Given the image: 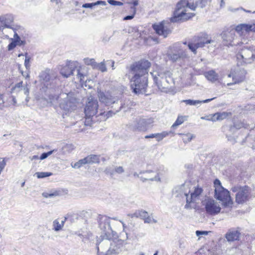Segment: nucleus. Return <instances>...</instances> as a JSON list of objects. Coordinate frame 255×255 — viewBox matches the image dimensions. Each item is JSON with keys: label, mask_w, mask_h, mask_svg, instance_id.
<instances>
[{"label": "nucleus", "mask_w": 255, "mask_h": 255, "mask_svg": "<svg viewBox=\"0 0 255 255\" xmlns=\"http://www.w3.org/2000/svg\"><path fill=\"white\" fill-rule=\"evenodd\" d=\"M151 65V63L145 59L135 61L130 65L129 72L132 74L130 79V87L134 93L139 94L146 92Z\"/></svg>", "instance_id": "obj_1"}, {"label": "nucleus", "mask_w": 255, "mask_h": 255, "mask_svg": "<svg viewBox=\"0 0 255 255\" xmlns=\"http://www.w3.org/2000/svg\"><path fill=\"white\" fill-rule=\"evenodd\" d=\"M197 2L191 0H180L176 5L175 9L170 20L173 22L187 21L195 15L194 12H188V8L195 11L197 7Z\"/></svg>", "instance_id": "obj_2"}, {"label": "nucleus", "mask_w": 255, "mask_h": 255, "mask_svg": "<svg viewBox=\"0 0 255 255\" xmlns=\"http://www.w3.org/2000/svg\"><path fill=\"white\" fill-rule=\"evenodd\" d=\"M214 197L222 202L224 208H232L234 202L230 196V192L224 188L221 184L220 181L216 179L214 181Z\"/></svg>", "instance_id": "obj_3"}, {"label": "nucleus", "mask_w": 255, "mask_h": 255, "mask_svg": "<svg viewBox=\"0 0 255 255\" xmlns=\"http://www.w3.org/2000/svg\"><path fill=\"white\" fill-rule=\"evenodd\" d=\"M211 38L205 33L193 36L188 42H184L183 44H187L189 49L194 54H197V50L204 47L206 44L211 42Z\"/></svg>", "instance_id": "obj_4"}, {"label": "nucleus", "mask_w": 255, "mask_h": 255, "mask_svg": "<svg viewBox=\"0 0 255 255\" xmlns=\"http://www.w3.org/2000/svg\"><path fill=\"white\" fill-rule=\"evenodd\" d=\"M98 102L94 98H88L84 108L85 125L91 126L93 123V118L98 114Z\"/></svg>", "instance_id": "obj_5"}, {"label": "nucleus", "mask_w": 255, "mask_h": 255, "mask_svg": "<svg viewBox=\"0 0 255 255\" xmlns=\"http://www.w3.org/2000/svg\"><path fill=\"white\" fill-rule=\"evenodd\" d=\"M232 191L236 193L235 199L238 204H243L247 202L252 197L251 189L247 185L234 186Z\"/></svg>", "instance_id": "obj_6"}, {"label": "nucleus", "mask_w": 255, "mask_h": 255, "mask_svg": "<svg viewBox=\"0 0 255 255\" xmlns=\"http://www.w3.org/2000/svg\"><path fill=\"white\" fill-rule=\"evenodd\" d=\"M152 27L157 35L164 38L171 33L172 29L171 23L165 21L154 23L152 25Z\"/></svg>", "instance_id": "obj_7"}, {"label": "nucleus", "mask_w": 255, "mask_h": 255, "mask_svg": "<svg viewBox=\"0 0 255 255\" xmlns=\"http://www.w3.org/2000/svg\"><path fill=\"white\" fill-rule=\"evenodd\" d=\"M203 205H204L206 213L210 215H215L221 212V207L218 203L212 198H206Z\"/></svg>", "instance_id": "obj_8"}, {"label": "nucleus", "mask_w": 255, "mask_h": 255, "mask_svg": "<svg viewBox=\"0 0 255 255\" xmlns=\"http://www.w3.org/2000/svg\"><path fill=\"white\" fill-rule=\"evenodd\" d=\"M235 30L241 35H243L245 33H249L251 31L255 32V24H241L236 27Z\"/></svg>", "instance_id": "obj_9"}, {"label": "nucleus", "mask_w": 255, "mask_h": 255, "mask_svg": "<svg viewBox=\"0 0 255 255\" xmlns=\"http://www.w3.org/2000/svg\"><path fill=\"white\" fill-rule=\"evenodd\" d=\"M232 115L231 112H217L207 116V120L212 122L223 120Z\"/></svg>", "instance_id": "obj_10"}, {"label": "nucleus", "mask_w": 255, "mask_h": 255, "mask_svg": "<svg viewBox=\"0 0 255 255\" xmlns=\"http://www.w3.org/2000/svg\"><path fill=\"white\" fill-rule=\"evenodd\" d=\"M98 96L100 101L103 103H110L113 99L112 94L110 91L104 92L101 90H98Z\"/></svg>", "instance_id": "obj_11"}, {"label": "nucleus", "mask_w": 255, "mask_h": 255, "mask_svg": "<svg viewBox=\"0 0 255 255\" xmlns=\"http://www.w3.org/2000/svg\"><path fill=\"white\" fill-rule=\"evenodd\" d=\"M13 37L14 38H10V40L12 41L7 46V49L8 51H10L14 49L17 45H22L25 43L24 41L21 40L20 38L17 33L15 32Z\"/></svg>", "instance_id": "obj_12"}, {"label": "nucleus", "mask_w": 255, "mask_h": 255, "mask_svg": "<svg viewBox=\"0 0 255 255\" xmlns=\"http://www.w3.org/2000/svg\"><path fill=\"white\" fill-rule=\"evenodd\" d=\"M13 37L14 38H10V40L12 41L7 46V49L8 51H10L14 49L17 45H22L25 43L24 41L21 40L20 38L17 33L15 32Z\"/></svg>", "instance_id": "obj_13"}, {"label": "nucleus", "mask_w": 255, "mask_h": 255, "mask_svg": "<svg viewBox=\"0 0 255 255\" xmlns=\"http://www.w3.org/2000/svg\"><path fill=\"white\" fill-rule=\"evenodd\" d=\"M203 189L199 186L196 187L193 193L191 194L190 198L188 197V194H186L187 196V203L190 204L191 202H194L196 199L198 198L199 196L202 193Z\"/></svg>", "instance_id": "obj_14"}, {"label": "nucleus", "mask_w": 255, "mask_h": 255, "mask_svg": "<svg viewBox=\"0 0 255 255\" xmlns=\"http://www.w3.org/2000/svg\"><path fill=\"white\" fill-rule=\"evenodd\" d=\"M245 79V75L244 72L242 71H238L236 72L235 74L233 75V82L229 83L227 84L228 86H230L232 84H239L242 82Z\"/></svg>", "instance_id": "obj_15"}, {"label": "nucleus", "mask_w": 255, "mask_h": 255, "mask_svg": "<svg viewBox=\"0 0 255 255\" xmlns=\"http://www.w3.org/2000/svg\"><path fill=\"white\" fill-rule=\"evenodd\" d=\"M241 52L244 55V63H248L251 62V60H254L255 56L252 51L247 48L242 49Z\"/></svg>", "instance_id": "obj_16"}, {"label": "nucleus", "mask_w": 255, "mask_h": 255, "mask_svg": "<svg viewBox=\"0 0 255 255\" xmlns=\"http://www.w3.org/2000/svg\"><path fill=\"white\" fill-rule=\"evenodd\" d=\"M113 114L114 113L111 111L106 112L101 110L100 111L99 114H97L95 117L96 118H97L98 121H105L109 118L112 117Z\"/></svg>", "instance_id": "obj_17"}, {"label": "nucleus", "mask_w": 255, "mask_h": 255, "mask_svg": "<svg viewBox=\"0 0 255 255\" xmlns=\"http://www.w3.org/2000/svg\"><path fill=\"white\" fill-rule=\"evenodd\" d=\"M240 236V233L238 231H232L227 233L226 238L228 241H234L238 240Z\"/></svg>", "instance_id": "obj_18"}, {"label": "nucleus", "mask_w": 255, "mask_h": 255, "mask_svg": "<svg viewBox=\"0 0 255 255\" xmlns=\"http://www.w3.org/2000/svg\"><path fill=\"white\" fill-rule=\"evenodd\" d=\"M73 71L74 69L69 65H65L61 68L60 73L64 77L67 78L73 74Z\"/></svg>", "instance_id": "obj_19"}, {"label": "nucleus", "mask_w": 255, "mask_h": 255, "mask_svg": "<svg viewBox=\"0 0 255 255\" xmlns=\"http://www.w3.org/2000/svg\"><path fill=\"white\" fill-rule=\"evenodd\" d=\"M0 18L7 28L10 27L9 25L12 24L13 21V16L10 14L1 15L0 16Z\"/></svg>", "instance_id": "obj_20"}, {"label": "nucleus", "mask_w": 255, "mask_h": 255, "mask_svg": "<svg viewBox=\"0 0 255 255\" xmlns=\"http://www.w3.org/2000/svg\"><path fill=\"white\" fill-rule=\"evenodd\" d=\"M135 214L137 217H139L142 219L145 223H149L151 221V218L149 216L148 213L145 211H138L135 213Z\"/></svg>", "instance_id": "obj_21"}, {"label": "nucleus", "mask_w": 255, "mask_h": 255, "mask_svg": "<svg viewBox=\"0 0 255 255\" xmlns=\"http://www.w3.org/2000/svg\"><path fill=\"white\" fill-rule=\"evenodd\" d=\"M205 75L208 80L212 82H215L218 80V75L214 70L206 72Z\"/></svg>", "instance_id": "obj_22"}, {"label": "nucleus", "mask_w": 255, "mask_h": 255, "mask_svg": "<svg viewBox=\"0 0 255 255\" xmlns=\"http://www.w3.org/2000/svg\"><path fill=\"white\" fill-rule=\"evenodd\" d=\"M187 117L183 116H178L176 120L172 125L171 128H175L177 127L182 124L185 121L187 120Z\"/></svg>", "instance_id": "obj_23"}, {"label": "nucleus", "mask_w": 255, "mask_h": 255, "mask_svg": "<svg viewBox=\"0 0 255 255\" xmlns=\"http://www.w3.org/2000/svg\"><path fill=\"white\" fill-rule=\"evenodd\" d=\"M186 56L185 53H173L169 55V59L173 62H175L180 58Z\"/></svg>", "instance_id": "obj_24"}, {"label": "nucleus", "mask_w": 255, "mask_h": 255, "mask_svg": "<svg viewBox=\"0 0 255 255\" xmlns=\"http://www.w3.org/2000/svg\"><path fill=\"white\" fill-rule=\"evenodd\" d=\"M65 221V220L62 221L61 223H60L58 220H54L53 223L54 230L56 231L61 230L64 226Z\"/></svg>", "instance_id": "obj_25"}, {"label": "nucleus", "mask_w": 255, "mask_h": 255, "mask_svg": "<svg viewBox=\"0 0 255 255\" xmlns=\"http://www.w3.org/2000/svg\"><path fill=\"white\" fill-rule=\"evenodd\" d=\"M236 58L237 60L238 61V65H242L245 64H246V63H244V55L242 54L241 50L239 51L236 53Z\"/></svg>", "instance_id": "obj_26"}, {"label": "nucleus", "mask_w": 255, "mask_h": 255, "mask_svg": "<svg viewBox=\"0 0 255 255\" xmlns=\"http://www.w3.org/2000/svg\"><path fill=\"white\" fill-rule=\"evenodd\" d=\"M179 135L181 136L182 139L185 143L190 142L193 137V135L189 133L186 134L180 133Z\"/></svg>", "instance_id": "obj_27"}, {"label": "nucleus", "mask_w": 255, "mask_h": 255, "mask_svg": "<svg viewBox=\"0 0 255 255\" xmlns=\"http://www.w3.org/2000/svg\"><path fill=\"white\" fill-rule=\"evenodd\" d=\"M100 3L105 4V1H103L99 0V1H97V2H95L86 3L83 4L82 5V7H84V8H92L93 6L99 4Z\"/></svg>", "instance_id": "obj_28"}, {"label": "nucleus", "mask_w": 255, "mask_h": 255, "mask_svg": "<svg viewBox=\"0 0 255 255\" xmlns=\"http://www.w3.org/2000/svg\"><path fill=\"white\" fill-rule=\"evenodd\" d=\"M165 136V134L162 133H155V134H151L150 135H147L145 136V138H158L159 139H162Z\"/></svg>", "instance_id": "obj_29"}, {"label": "nucleus", "mask_w": 255, "mask_h": 255, "mask_svg": "<svg viewBox=\"0 0 255 255\" xmlns=\"http://www.w3.org/2000/svg\"><path fill=\"white\" fill-rule=\"evenodd\" d=\"M36 175L38 178H43L52 175V173L48 172H38L36 173Z\"/></svg>", "instance_id": "obj_30"}, {"label": "nucleus", "mask_w": 255, "mask_h": 255, "mask_svg": "<svg viewBox=\"0 0 255 255\" xmlns=\"http://www.w3.org/2000/svg\"><path fill=\"white\" fill-rule=\"evenodd\" d=\"M125 3H128L131 5L130 7L132 9V7H136L138 4V0H125Z\"/></svg>", "instance_id": "obj_31"}, {"label": "nucleus", "mask_w": 255, "mask_h": 255, "mask_svg": "<svg viewBox=\"0 0 255 255\" xmlns=\"http://www.w3.org/2000/svg\"><path fill=\"white\" fill-rule=\"evenodd\" d=\"M87 160H79L78 161L76 162L74 164L73 163H71V165L73 168H78L81 166L82 164H85L87 163Z\"/></svg>", "instance_id": "obj_32"}, {"label": "nucleus", "mask_w": 255, "mask_h": 255, "mask_svg": "<svg viewBox=\"0 0 255 255\" xmlns=\"http://www.w3.org/2000/svg\"><path fill=\"white\" fill-rule=\"evenodd\" d=\"M59 194H60L59 192L58 191H55L52 193H45L43 194L44 197H45V198H48V197H53V196H59Z\"/></svg>", "instance_id": "obj_33"}, {"label": "nucleus", "mask_w": 255, "mask_h": 255, "mask_svg": "<svg viewBox=\"0 0 255 255\" xmlns=\"http://www.w3.org/2000/svg\"><path fill=\"white\" fill-rule=\"evenodd\" d=\"M5 103V96L3 94H0V108H2L4 107Z\"/></svg>", "instance_id": "obj_34"}, {"label": "nucleus", "mask_w": 255, "mask_h": 255, "mask_svg": "<svg viewBox=\"0 0 255 255\" xmlns=\"http://www.w3.org/2000/svg\"><path fill=\"white\" fill-rule=\"evenodd\" d=\"M131 11H132V15H128V16L125 17L124 18V20H130V19H132L134 17V16L136 13V7H132Z\"/></svg>", "instance_id": "obj_35"}, {"label": "nucleus", "mask_w": 255, "mask_h": 255, "mask_svg": "<svg viewBox=\"0 0 255 255\" xmlns=\"http://www.w3.org/2000/svg\"><path fill=\"white\" fill-rule=\"evenodd\" d=\"M77 77L81 84H83L85 82V75L81 73L79 70L78 71Z\"/></svg>", "instance_id": "obj_36"}, {"label": "nucleus", "mask_w": 255, "mask_h": 255, "mask_svg": "<svg viewBox=\"0 0 255 255\" xmlns=\"http://www.w3.org/2000/svg\"><path fill=\"white\" fill-rule=\"evenodd\" d=\"M108 2L113 5H123V2L115 0H108Z\"/></svg>", "instance_id": "obj_37"}, {"label": "nucleus", "mask_w": 255, "mask_h": 255, "mask_svg": "<svg viewBox=\"0 0 255 255\" xmlns=\"http://www.w3.org/2000/svg\"><path fill=\"white\" fill-rule=\"evenodd\" d=\"M27 53H26L25 54V61H24V65H25L26 68L28 69L29 68V66H30L29 63H30V58L29 57H27Z\"/></svg>", "instance_id": "obj_38"}, {"label": "nucleus", "mask_w": 255, "mask_h": 255, "mask_svg": "<svg viewBox=\"0 0 255 255\" xmlns=\"http://www.w3.org/2000/svg\"><path fill=\"white\" fill-rule=\"evenodd\" d=\"M184 102H185L186 104H188V105H195L196 104L199 103V101H193V100H184Z\"/></svg>", "instance_id": "obj_39"}, {"label": "nucleus", "mask_w": 255, "mask_h": 255, "mask_svg": "<svg viewBox=\"0 0 255 255\" xmlns=\"http://www.w3.org/2000/svg\"><path fill=\"white\" fill-rule=\"evenodd\" d=\"M52 152L53 151H50L47 152L43 153L40 157V159H44L45 158H47L49 155L51 154Z\"/></svg>", "instance_id": "obj_40"}, {"label": "nucleus", "mask_w": 255, "mask_h": 255, "mask_svg": "<svg viewBox=\"0 0 255 255\" xmlns=\"http://www.w3.org/2000/svg\"><path fill=\"white\" fill-rule=\"evenodd\" d=\"M99 69L102 72H105L107 71L106 65L104 62H101L99 65Z\"/></svg>", "instance_id": "obj_41"}, {"label": "nucleus", "mask_w": 255, "mask_h": 255, "mask_svg": "<svg viewBox=\"0 0 255 255\" xmlns=\"http://www.w3.org/2000/svg\"><path fill=\"white\" fill-rule=\"evenodd\" d=\"M209 233L208 231H197L196 232V234L197 236H199L201 235H207Z\"/></svg>", "instance_id": "obj_42"}, {"label": "nucleus", "mask_w": 255, "mask_h": 255, "mask_svg": "<svg viewBox=\"0 0 255 255\" xmlns=\"http://www.w3.org/2000/svg\"><path fill=\"white\" fill-rule=\"evenodd\" d=\"M98 158V157L97 155H89L85 158H84V159L85 160H86V159H97Z\"/></svg>", "instance_id": "obj_43"}, {"label": "nucleus", "mask_w": 255, "mask_h": 255, "mask_svg": "<svg viewBox=\"0 0 255 255\" xmlns=\"http://www.w3.org/2000/svg\"><path fill=\"white\" fill-rule=\"evenodd\" d=\"M115 171L118 173H122L124 171V170L122 166H119L115 168Z\"/></svg>", "instance_id": "obj_44"}, {"label": "nucleus", "mask_w": 255, "mask_h": 255, "mask_svg": "<svg viewBox=\"0 0 255 255\" xmlns=\"http://www.w3.org/2000/svg\"><path fill=\"white\" fill-rule=\"evenodd\" d=\"M5 27H6V26L0 18V30H3Z\"/></svg>", "instance_id": "obj_45"}, {"label": "nucleus", "mask_w": 255, "mask_h": 255, "mask_svg": "<svg viewBox=\"0 0 255 255\" xmlns=\"http://www.w3.org/2000/svg\"><path fill=\"white\" fill-rule=\"evenodd\" d=\"M22 84H23V82L22 81H21L18 83H17L16 84H15V86H14V88H21L22 87Z\"/></svg>", "instance_id": "obj_46"}, {"label": "nucleus", "mask_w": 255, "mask_h": 255, "mask_svg": "<svg viewBox=\"0 0 255 255\" xmlns=\"http://www.w3.org/2000/svg\"><path fill=\"white\" fill-rule=\"evenodd\" d=\"M90 62H91V63H90V64H91L92 65H94V66H95V61H94V59H91V60H90Z\"/></svg>", "instance_id": "obj_47"}, {"label": "nucleus", "mask_w": 255, "mask_h": 255, "mask_svg": "<svg viewBox=\"0 0 255 255\" xmlns=\"http://www.w3.org/2000/svg\"><path fill=\"white\" fill-rule=\"evenodd\" d=\"M214 98H212V99H207L206 100H205L204 101V103H207V102H209L210 101H211L212 100L214 99Z\"/></svg>", "instance_id": "obj_48"}, {"label": "nucleus", "mask_w": 255, "mask_h": 255, "mask_svg": "<svg viewBox=\"0 0 255 255\" xmlns=\"http://www.w3.org/2000/svg\"><path fill=\"white\" fill-rule=\"evenodd\" d=\"M52 2L55 1L57 3H58L59 0H51Z\"/></svg>", "instance_id": "obj_49"}, {"label": "nucleus", "mask_w": 255, "mask_h": 255, "mask_svg": "<svg viewBox=\"0 0 255 255\" xmlns=\"http://www.w3.org/2000/svg\"><path fill=\"white\" fill-rule=\"evenodd\" d=\"M33 158L34 159H38V156H33Z\"/></svg>", "instance_id": "obj_50"}, {"label": "nucleus", "mask_w": 255, "mask_h": 255, "mask_svg": "<svg viewBox=\"0 0 255 255\" xmlns=\"http://www.w3.org/2000/svg\"><path fill=\"white\" fill-rule=\"evenodd\" d=\"M22 55H23V54L22 53H20V54H19L18 55V57H20V56H22Z\"/></svg>", "instance_id": "obj_51"}, {"label": "nucleus", "mask_w": 255, "mask_h": 255, "mask_svg": "<svg viewBox=\"0 0 255 255\" xmlns=\"http://www.w3.org/2000/svg\"><path fill=\"white\" fill-rule=\"evenodd\" d=\"M154 255H158V252L156 251L154 254Z\"/></svg>", "instance_id": "obj_52"}, {"label": "nucleus", "mask_w": 255, "mask_h": 255, "mask_svg": "<svg viewBox=\"0 0 255 255\" xmlns=\"http://www.w3.org/2000/svg\"><path fill=\"white\" fill-rule=\"evenodd\" d=\"M229 77H231V74H229Z\"/></svg>", "instance_id": "obj_53"}]
</instances>
